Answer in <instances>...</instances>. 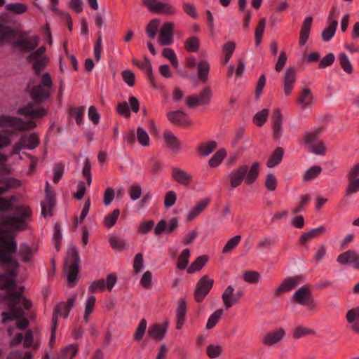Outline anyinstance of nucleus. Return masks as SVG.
Wrapping results in <instances>:
<instances>
[{"label":"nucleus","mask_w":359,"mask_h":359,"mask_svg":"<svg viewBox=\"0 0 359 359\" xmlns=\"http://www.w3.org/2000/svg\"><path fill=\"white\" fill-rule=\"evenodd\" d=\"M346 317L349 323L359 321V307L348 310Z\"/></svg>","instance_id":"obj_64"},{"label":"nucleus","mask_w":359,"mask_h":359,"mask_svg":"<svg viewBox=\"0 0 359 359\" xmlns=\"http://www.w3.org/2000/svg\"><path fill=\"white\" fill-rule=\"evenodd\" d=\"M137 138L138 142L142 146L149 145V137L147 133L141 127H138L137 130Z\"/></svg>","instance_id":"obj_63"},{"label":"nucleus","mask_w":359,"mask_h":359,"mask_svg":"<svg viewBox=\"0 0 359 359\" xmlns=\"http://www.w3.org/2000/svg\"><path fill=\"white\" fill-rule=\"evenodd\" d=\"M17 250V243L14 238L0 232V262L8 267L7 272L0 275V288L6 292H23L25 286L15 282L16 271L19 267L18 261L11 255Z\"/></svg>","instance_id":"obj_2"},{"label":"nucleus","mask_w":359,"mask_h":359,"mask_svg":"<svg viewBox=\"0 0 359 359\" xmlns=\"http://www.w3.org/2000/svg\"><path fill=\"white\" fill-rule=\"evenodd\" d=\"M222 353V347L220 345L210 344L207 347V355L210 358H216Z\"/></svg>","instance_id":"obj_55"},{"label":"nucleus","mask_w":359,"mask_h":359,"mask_svg":"<svg viewBox=\"0 0 359 359\" xmlns=\"http://www.w3.org/2000/svg\"><path fill=\"white\" fill-rule=\"evenodd\" d=\"M37 248H33L26 243L21 244L19 249V255L24 262H29L32 256L36 252Z\"/></svg>","instance_id":"obj_28"},{"label":"nucleus","mask_w":359,"mask_h":359,"mask_svg":"<svg viewBox=\"0 0 359 359\" xmlns=\"http://www.w3.org/2000/svg\"><path fill=\"white\" fill-rule=\"evenodd\" d=\"M80 257L75 247H71L68 251L65 262V270L67 273L68 283L74 286L78 280Z\"/></svg>","instance_id":"obj_4"},{"label":"nucleus","mask_w":359,"mask_h":359,"mask_svg":"<svg viewBox=\"0 0 359 359\" xmlns=\"http://www.w3.org/2000/svg\"><path fill=\"white\" fill-rule=\"evenodd\" d=\"M323 130V128H317L311 132L306 133L304 137L305 142L308 145L313 144V142L317 140Z\"/></svg>","instance_id":"obj_54"},{"label":"nucleus","mask_w":359,"mask_h":359,"mask_svg":"<svg viewBox=\"0 0 359 359\" xmlns=\"http://www.w3.org/2000/svg\"><path fill=\"white\" fill-rule=\"evenodd\" d=\"M226 156V151L224 149L217 151L209 161V165L212 168L219 165L224 157Z\"/></svg>","instance_id":"obj_51"},{"label":"nucleus","mask_w":359,"mask_h":359,"mask_svg":"<svg viewBox=\"0 0 359 359\" xmlns=\"http://www.w3.org/2000/svg\"><path fill=\"white\" fill-rule=\"evenodd\" d=\"M209 199H204L198 202L196 205L193 208L187 215V219L191 221L198 216L208 205Z\"/></svg>","instance_id":"obj_38"},{"label":"nucleus","mask_w":359,"mask_h":359,"mask_svg":"<svg viewBox=\"0 0 359 359\" xmlns=\"http://www.w3.org/2000/svg\"><path fill=\"white\" fill-rule=\"evenodd\" d=\"M166 332L167 324L161 325L156 323L149 327L147 334L151 339L159 341L165 337Z\"/></svg>","instance_id":"obj_15"},{"label":"nucleus","mask_w":359,"mask_h":359,"mask_svg":"<svg viewBox=\"0 0 359 359\" xmlns=\"http://www.w3.org/2000/svg\"><path fill=\"white\" fill-rule=\"evenodd\" d=\"M167 117L170 122L177 125L187 126L189 123L187 114L181 110L169 111Z\"/></svg>","instance_id":"obj_24"},{"label":"nucleus","mask_w":359,"mask_h":359,"mask_svg":"<svg viewBox=\"0 0 359 359\" xmlns=\"http://www.w3.org/2000/svg\"><path fill=\"white\" fill-rule=\"evenodd\" d=\"M235 50V43L232 41H228L223 46V50L225 53L224 64L226 65L229 62L233 51Z\"/></svg>","instance_id":"obj_57"},{"label":"nucleus","mask_w":359,"mask_h":359,"mask_svg":"<svg viewBox=\"0 0 359 359\" xmlns=\"http://www.w3.org/2000/svg\"><path fill=\"white\" fill-rule=\"evenodd\" d=\"M8 312L4 311L1 313V324H6L8 320H14L22 318L25 315L23 309L20 306H16L8 308Z\"/></svg>","instance_id":"obj_17"},{"label":"nucleus","mask_w":359,"mask_h":359,"mask_svg":"<svg viewBox=\"0 0 359 359\" xmlns=\"http://www.w3.org/2000/svg\"><path fill=\"white\" fill-rule=\"evenodd\" d=\"M313 22L311 16L306 17L302 25L299 43L300 46H304L309 36V33Z\"/></svg>","instance_id":"obj_26"},{"label":"nucleus","mask_w":359,"mask_h":359,"mask_svg":"<svg viewBox=\"0 0 359 359\" xmlns=\"http://www.w3.org/2000/svg\"><path fill=\"white\" fill-rule=\"evenodd\" d=\"M142 4L152 13L170 15L175 13V8L168 3L158 0H142Z\"/></svg>","instance_id":"obj_9"},{"label":"nucleus","mask_w":359,"mask_h":359,"mask_svg":"<svg viewBox=\"0 0 359 359\" xmlns=\"http://www.w3.org/2000/svg\"><path fill=\"white\" fill-rule=\"evenodd\" d=\"M302 276H297L285 279L276 292H287L294 289L300 283Z\"/></svg>","instance_id":"obj_25"},{"label":"nucleus","mask_w":359,"mask_h":359,"mask_svg":"<svg viewBox=\"0 0 359 359\" xmlns=\"http://www.w3.org/2000/svg\"><path fill=\"white\" fill-rule=\"evenodd\" d=\"M6 161L7 157L0 153V195L21 185L19 180L8 176L10 168L6 164ZM15 200V198L13 196L0 197V215L4 214L5 211L13 210L11 215L0 220V226H5L9 231H22L27 228V224L31 217V210L24 206L13 209Z\"/></svg>","instance_id":"obj_1"},{"label":"nucleus","mask_w":359,"mask_h":359,"mask_svg":"<svg viewBox=\"0 0 359 359\" xmlns=\"http://www.w3.org/2000/svg\"><path fill=\"white\" fill-rule=\"evenodd\" d=\"M52 85L53 81L50 75L48 73H44L41 78L40 83L32 88V97L37 102L48 99L50 94Z\"/></svg>","instance_id":"obj_5"},{"label":"nucleus","mask_w":359,"mask_h":359,"mask_svg":"<svg viewBox=\"0 0 359 359\" xmlns=\"http://www.w3.org/2000/svg\"><path fill=\"white\" fill-rule=\"evenodd\" d=\"M313 100L310 89L304 88L298 98V102L302 107L309 106Z\"/></svg>","instance_id":"obj_42"},{"label":"nucleus","mask_w":359,"mask_h":359,"mask_svg":"<svg viewBox=\"0 0 359 359\" xmlns=\"http://www.w3.org/2000/svg\"><path fill=\"white\" fill-rule=\"evenodd\" d=\"M285 332L283 328L267 333L262 339V343L266 346H273L281 341Z\"/></svg>","instance_id":"obj_20"},{"label":"nucleus","mask_w":359,"mask_h":359,"mask_svg":"<svg viewBox=\"0 0 359 359\" xmlns=\"http://www.w3.org/2000/svg\"><path fill=\"white\" fill-rule=\"evenodd\" d=\"M164 138L166 144H168L170 149H172L174 151L180 149V142L171 131H165Z\"/></svg>","instance_id":"obj_32"},{"label":"nucleus","mask_w":359,"mask_h":359,"mask_svg":"<svg viewBox=\"0 0 359 359\" xmlns=\"http://www.w3.org/2000/svg\"><path fill=\"white\" fill-rule=\"evenodd\" d=\"M174 24L171 22H166L161 28L158 43L161 46H168L173 42Z\"/></svg>","instance_id":"obj_11"},{"label":"nucleus","mask_w":359,"mask_h":359,"mask_svg":"<svg viewBox=\"0 0 359 359\" xmlns=\"http://www.w3.org/2000/svg\"><path fill=\"white\" fill-rule=\"evenodd\" d=\"M282 119L283 116L280 111L276 109L272 116L273 137L275 140H279L283 135Z\"/></svg>","instance_id":"obj_16"},{"label":"nucleus","mask_w":359,"mask_h":359,"mask_svg":"<svg viewBox=\"0 0 359 359\" xmlns=\"http://www.w3.org/2000/svg\"><path fill=\"white\" fill-rule=\"evenodd\" d=\"M322 169L320 166L314 165L306 170L304 175V180L309 181L316 177L321 172Z\"/></svg>","instance_id":"obj_59"},{"label":"nucleus","mask_w":359,"mask_h":359,"mask_svg":"<svg viewBox=\"0 0 359 359\" xmlns=\"http://www.w3.org/2000/svg\"><path fill=\"white\" fill-rule=\"evenodd\" d=\"M187 302L184 299L181 298L178 302L176 313V329H182L186 318Z\"/></svg>","instance_id":"obj_21"},{"label":"nucleus","mask_w":359,"mask_h":359,"mask_svg":"<svg viewBox=\"0 0 359 359\" xmlns=\"http://www.w3.org/2000/svg\"><path fill=\"white\" fill-rule=\"evenodd\" d=\"M190 257V250L184 249L178 257L177 267L180 270L185 269L188 264Z\"/></svg>","instance_id":"obj_40"},{"label":"nucleus","mask_w":359,"mask_h":359,"mask_svg":"<svg viewBox=\"0 0 359 359\" xmlns=\"http://www.w3.org/2000/svg\"><path fill=\"white\" fill-rule=\"evenodd\" d=\"M339 61L340 66L347 74H351L353 72L352 65L347 55L341 53L339 55Z\"/></svg>","instance_id":"obj_50"},{"label":"nucleus","mask_w":359,"mask_h":359,"mask_svg":"<svg viewBox=\"0 0 359 359\" xmlns=\"http://www.w3.org/2000/svg\"><path fill=\"white\" fill-rule=\"evenodd\" d=\"M5 8L7 11L12 13L22 14L27 11V6L21 3H12L6 4Z\"/></svg>","instance_id":"obj_43"},{"label":"nucleus","mask_w":359,"mask_h":359,"mask_svg":"<svg viewBox=\"0 0 359 359\" xmlns=\"http://www.w3.org/2000/svg\"><path fill=\"white\" fill-rule=\"evenodd\" d=\"M116 283V276L114 274H109L107 276L106 281L104 279H100L94 281L90 287V290L93 292L96 290H104L107 289L111 291Z\"/></svg>","instance_id":"obj_13"},{"label":"nucleus","mask_w":359,"mask_h":359,"mask_svg":"<svg viewBox=\"0 0 359 359\" xmlns=\"http://www.w3.org/2000/svg\"><path fill=\"white\" fill-rule=\"evenodd\" d=\"M296 80V69L294 67L288 68L285 74L284 77V92L285 95H290L294 83Z\"/></svg>","instance_id":"obj_18"},{"label":"nucleus","mask_w":359,"mask_h":359,"mask_svg":"<svg viewBox=\"0 0 359 359\" xmlns=\"http://www.w3.org/2000/svg\"><path fill=\"white\" fill-rule=\"evenodd\" d=\"M331 285V282L329 280H320L318 282L314 287H311L309 285H305L298 289L296 292H310L312 290H324L328 288Z\"/></svg>","instance_id":"obj_41"},{"label":"nucleus","mask_w":359,"mask_h":359,"mask_svg":"<svg viewBox=\"0 0 359 359\" xmlns=\"http://www.w3.org/2000/svg\"><path fill=\"white\" fill-rule=\"evenodd\" d=\"M172 177L175 181L184 186H188L192 178L191 175L178 168L172 169Z\"/></svg>","instance_id":"obj_23"},{"label":"nucleus","mask_w":359,"mask_h":359,"mask_svg":"<svg viewBox=\"0 0 359 359\" xmlns=\"http://www.w3.org/2000/svg\"><path fill=\"white\" fill-rule=\"evenodd\" d=\"M223 314L222 309L216 310L208 318L206 329L210 330L213 328L219 321L222 316Z\"/></svg>","instance_id":"obj_49"},{"label":"nucleus","mask_w":359,"mask_h":359,"mask_svg":"<svg viewBox=\"0 0 359 359\" xmlns=\"http://www.w3.org/2000/svg\"><path fill=\"white\" fill-rule=\"evenodd\" d=\"M337 25V20H334L329 22L328 27H326L322 32V39L324 41L327 42L332 39L335 34Z\"/></svg>","instance_id":"obj_37"},{"label":"nucleus","mask_w":359,"mask_h":359,"mask_svg":"<svg viewBox=\"0 0 359 359\" xmlns=\"http://www.w3.org/2000/svg\"><path fill=\"white\" fill-rule=\"evenodd\" d=\"M315 333V331L310 328L302 326H298L294 330L293 337L295 339H299L302 337L309 334H313Z\"/></svg>","instance_id":"obj_60"},{"label":"nucleus","mask_w":359,"mask_h":359,"mask_svg":"<svg viewBox=\"0 0 359 359\" xmlns=\"http://www.w3.org/2000/svg\"><path fill=\"white\" fill-rule=\"evenodd\" d=\"M311 294L312 293H294L292 300L297 304L312 309L316 306V303Z\"/></svg>","instance_id":"obj_19"},{"label":"nucleus","mask_w":359,"mask_h":359,"mask_svg":"<svg viewBox=\"0 0 359 359\" xmlns=\"http://www.w3.org/2000/svg\"><path fill=\"white\" fill-rule=\"evenodd\" d=\"M21 142L24 143L28 149H34L39 144V138L36 133L21 136Z\"/></svg>","instance_id":"obj_30"},{"label":"nucleus","mask_w":359,"mask_h":359,"mask_svg":"<svg viewBox=\"0 0 359 359\" xmlns=\"http://www.w3.org/2000/svg\"><path fill=\"white\" fill-rule=\"evenodd\" d=\"M185 48L189 52H196L199 47V41L195 36L187 39L184 43Z\"/></svg>","instance_id":"obj_56"},{"label":"nucleus","mask_w":359,"mask_h":359,"mask_svg":"<svg viewBox=\"0 0 359 359\" xmlns=\"http://www.w3.org/2000/svg\"><path fill=\"white\" fill-rule=\"evenodd\" d=\"M260 164L255 162L250 168L246 165L239 166L228 175L230 185L232 189H235L240 186L243 180L247 184H252L257 179L259 174Z\"/></svg>","instance_id":"obj_3"},{"label":"nucleus","mask_w":359,"mask_h":359,"mask_svg":"<svg viewBox=\"0 0 359 359\" xmlns=\"http://www.w3.org/2000/svg\"><path fill=\"white\" fill-rule=\"evenodd\" d=\"M49 186L48 182H46V195L45 201L41 203V213L44 217H46L48 215V211H50L51 208L54 205V198L48 192L47 189Z\"/></svg>","instance_id":"obj_34"},{"label":"nucleus","mask_w":359,"mask_h":359,"mask_svg":"<svg viewBox=\"0 0 359 359\" xmlns=\"http://www.w3.org/2000/svg\"><path fill=\"white\" fill-rule=\"evenodd\" d=\"M241 236L239 235L229 239L222 250L223 253H229L231 252L241 242Z\"/></svg>","instance_id":"obj_52"},{"label":"nucleus","mask_w":359,"mask_h":359,"mask_svg":"<svg viewBox=\"0 0 359 359\" xmlns=\"http://www.w3.org/2000/svg\"><path fill=\"white\" fill-rule=\"evenodd\" d=\"M120 212L118 209L114 210L111 214L104 218V224L107 228L112 227L116 222Z\"/></svg>","instance_id":"obj_61"},{"label":"nucleus","mask_w":359,"mask_h":359,"mask_svg":"<svg viewBox=\"0 0 359 359\" xmlns=\"http://www.w3.org/2000/svg\"><path fill=\"white\" fill-rule=\"evenodd\" d=\"M16 36L15 32L8 26L0 24V45L13 40Z\"/></svg>","instance_id":"obj_27"},{"label":"nucleus","mask_w":359,"mask_h":359,"mask_svg":"<svg viewBox=\"0 0 359 359\" xmlns=\"http://www.w3.org/2000/svg\"><path fill=\"white\" fill-rule=\"evenodd\" d=\"M84 111L85 107L83 106L77 108L72 107L70 109V114L75 117L76 122L78 125H81L82 123Z\"/></svg>","instance_id":"obj_62"},{"label":"nucleus","mask_w":359,"mask_h":359,"mask_svg":"<svg viewBox=\"0 0 359 359\" xmlns=\"http://www.w3.org/2000/svg\"><path fill=\"white\" fill-rule=\"evenodd\" d=\"M208 258L206 256L198 257L188 268L187 272L189 273H194L199 271L206 264Z\"/></svg>","instance_id":"obj_39"},{"label":"nucleus","mask_w":359,"mask_h":359,"mask_svg":"<svg viewBox=\"0 0 359 359\" xmlns=\"http://www.w3.org/2000/svg\"><path fill=\"white\" fill-rule=\"evenodd\" d=\"M284 151L283 149L281 147L276 148L273 154L269 157L268 161H267V166L269 168H273L278 165L283 156Z\"/></svg>","instance_id":"obj_33"},{"label":"nucleus","mask_w":359,"mask_h":359,"mask_svg":"<svg viewBox=\"0 0 359 359\" xmlns=\"http://www.w3.org/2000/svg\"><path fill=\"white\" fill-rule=\"evenodd\" d=\"M216 147V142L215 141H210L207 144L199 145L198 152L201 156H207L210 154Z\"/></svg>","instance_id":"obj_48"},{"label":"nucleus","mask_w":359,"mask_h":359,"mask_svg":"<svg viewBox=\"0 0 359 359\" xmlns=\"http://www.w3.org/2000/svg\"><path fill=\"white\" fill-rule=\"evenodd\" d=\"M159 25L160 20L155 18L151 20L146 27V33L151 39H154L155 38Z\"/></svg>","instance_id":"obj_44"},{"label":"nucleus","mask_w":359,"mask_h":359,"mask_svg":"<svg viewBox=\"0 0 359 359\" xmlns=\"http://www.w3.org/2000/svg\"><path fill=\"white\" fill-rule=\"evenodd\" d=\"M79 351V345L77 344H72L67 346L61 351V357L67 358L70 356L69 359H73Z\"/></svg>","instance_id":"obj_45"},{"label":"nucleus","mask_w":359,"mask_h":359,"mask_svg":"<svg viewBox=\"0 0 359 359\" xmlns=\"http://www.w3.org/2000/svg\"><path fill=\"white\" fill-rule=\"evenodd\" d=\"M147 322L144 318H142L140 323L139 325L135 332V334L133 335V339L137 341H140L145 334L146 329H147Z\"/></svg>","instance_id":"obj_46"},{"label":"nucleus","mask_w":359,"mask_h":359,"mask_svg":"<svg viewBox=\"0 0 359 359\" xmlns=\"http://www.w3.org/2000/svg\"><path fill=\"white\" fill-rule=\"evenodd\" d=\"M348 185L346 188V194L351 196L359 191V178H347Z\"/></svg>","instance_id":"obj_47"},{"label":"nucleus","mask_w":359,"mask_h":359,"mask_svg":"<svg viewBox=\"0 0 359 359\" xmlns=\"http://www.w3.org/2000/svg\"><path fill=\"white\" fill-rule=\"evenodd\" d=\"M39 41L38 36H27L26 32H21L14 41L13 45L23 52H29L38 46Z\"/></svg>","instance_id":"obj_7"},{"label":"nucleus","mask_w":359,"mask_h":359,"mask_svg":"<svg viewBox=\"0 0 359 359\" xmlns=\"http://www.w3.org/2000/svg\"><path fill=\"white\" fill-rule=\"evenodd\" d=\"M212 95V91L210 88H204L201 93L198 96V100L201 105L207 104L210 100Z\"/></svg>","instance_id":"obj_58"},{"label":"nucleus","mask_w":359,"mask_h":359,"mask_svg":"<svg viewBox=\"0 0 359 359\" xmlns=\"http://www.w3.org/2000/svg\"><path fill=\"white\" fill-rule=\"evenodd\" d=\"M337 261L342 265L351 264L354 268L359 269V255L355 251L348 250L340 254Z\"/></svg>","instance_id":"obj_14"},{"label":"nucleus","mask_w":359,"mask_h":359,"mask_svg":"<svg viewBox=\"0 0 359 359\" xmlns=\"http://www.w3.org/2000/svg\"><path fill=\"white\" fill-rule=\"evenodd\" d=\"M76 298V295L67 299V302H61L58 303L53 309L52 315L51 322H54L56 320L57 324H58L59 316H63L64 318H67L70 313L72 308L74 305V302Z\"/></svg>","instance_id":"obj_10"},{"label":"nucleus","mask_w":359,"mask_h":359,"mask_svg":"<svg viewBox=\"0 0 359 359\" xmlns=\"http://www.w3.org/2000/svg\"><path fill=\"white\" fill-rule=\"evenodd\" d=\"M23 293H6L5 295H1V297L5 299L8 308L16 306L20 304Z\"/></svg>","instance_id":"obj_31"},{"label":"nucleus","mask_w":359,"mask_h":359,"mask_svg":"<svg viewBox=\"0 0 359 359\" xmlns=\"http://www.w3.org/2000/svg\"><path fill=\"white\" fill-rule=\"evenodd\" d=\"M198 76L199 79L205 83L208 79L210 65L206 60H201L198 64Z\"/></svg>","instance_id":"obj_35"},{"label":"nucleus","mask_w":359,"mask_h":359,"mask_svg":"<svg viewBox=\"0 0 359 359\" xmlns=\"http://www.w3.org/2000/svg\"><path fill=\"white\" fill-rule=\"evenodd\" d=\"M18 113L32 118H40L46 116L47 111L43 107L34 104H29L27 106L19 109Z\"/></svg>","instance_id":"obj_12"},{"label":"nucleus","mask_w":359,"mask_h":359,"mask_svg":"<svg viewBox=\"0 0 359 359\" xmlns=\"http://www.w3.org/2000/svg\"><path fill=\"white\" fill-rule=\"evenodd\" d=\"M243 296V293H222V300L226 309L236 304Z\"/></svg>","instance_id":"obj_29"},{"label":"nucleus","mask_w":359,"mask_h":359,"mask_svg":"<svg viewBox=\"0 0 359 359\" xmlns=\"http://www.w3.org/2000/svg\"><path fill=\"white\" fill-rule=\"evenodd\" d=\"M133 62L147 74L151 84L156 88V82L152 74V67L150 60L145 57L143 61L133 60Z\"/></svg>","instance_id":"obj_22"},{"label":"nucleus","mask_w":359,"mask_h":359,"mask_svg":"<svg viewBox=\"0 0 359 359\" xmlns=\"http://www.w3.org/2000/svg\"><path fill=\"white\" fill-rule=\"evenodd\" d=\"M0 126L12 127L18 130L25 131L34 128L36 125L32 120L24 121L20 118L1 115L0 116Z\"/></svg>","instance_id":"obj_6"},{"label":"nucleus","mask_w":359,"mask_h":359,"mask_svg":"<svg viewBox=\"0 0 359 359\" xmlns=\"http://www.w3.org/2000/svg\"><path fill=\"white\" fill-rule=\"evenodd\" d=\"M45 51L46 48L41 46L36 50L32 52L27 58L29 62H33L32 67L37 75L46 67L48 62L47 57L44 56Z\"/></svg>","instance_id":"obj_8"},{"label":"nucleus","mask_w":359,"mask_h":359,"mask_svg":"<svg viewBox=\"0 0 359 359\" xmlns=\"http://www.w3.org/2000/svg\"><path fill=\"white\" fill-rule=\"evenodd\" d=\"M213 283V279L204 276L198 282L195 292H209L212 289Z\"/></svg>","instance_id":"obj_36"},{"label":"nucleus","mask_w":359,"mask_h":359,"mask_svg":"<svg viewBox=\"0 0 359 359\" xmlns=\"http://www.w3.org/2000/svg\"><path fill=\"white\" fill-rule=\"evenodd\" d=\"M269 116V110L267 109H264L262 111L255 114L253 117V122L257 126H262L267 120Z\"/></svg>","instance_id":"obj_53"}]
</instances>
